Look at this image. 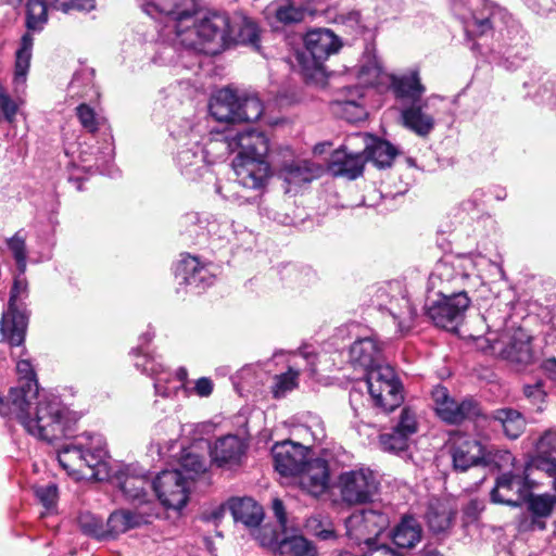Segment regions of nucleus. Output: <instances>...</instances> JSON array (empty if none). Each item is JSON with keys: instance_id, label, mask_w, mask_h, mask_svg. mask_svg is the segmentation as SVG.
Returning <instances> with one entry per match:
<instances>
[{"instance_id": "1", "label": "nucleus", "mask_w": 556, "mask_h": 556, "mask_svg": "<svg viewBox=\"0 0 556 556\" xmlns=\"http://www.w3.org/2000/svg\"><path fill=\"white\" fill-rule=\"evenodd\" d=\"M106 441L100 433L84 432L73 438L58 450L61 467L75 480L92 478L99 481L111 480L124 496L137 506L155 509L148 488H152L142 470L134 466H122L111 473L108 465Z\"/></svg>"}, {"instance_id": "2", "label": "nucleus", "mask_w": 556, "mask_h": 556, "mask_svg": "<svg viewBox=\"0 0 556 556\" xmlns=\"http://www.w3.org/2000/svg\"><path fill=\"white\" fill-rule=\"evenodd\" d=\"M217 146L223 149L216 157L223 159L231 152H238L232 160L236 182L219 186L217 192L226 200L239 204L255 201L270 177L268 137L255 129H229L222 138L211 141L207 153L213 152Z\"/></svg>"}, {"instance_id": "3", "label": "nucleus", "mask_w": 556, "mask_h": 556, "mask_svg": "<svg viewBox=\"0 0 556 556\" xmlns=\"http://www.w3.org/2000/svg\"><path fill=\"white\" fill-rule=\"evenodd\" d=\"M173 12H155L148 14L154 20L164 22L166 35H176L179 42L188 48L216 54L229 47V17L225 14L213 13L199 16L197 0L192 7L186 3H175Z\"/></svg>"}, {"instance_id": "4", "label": "nucleus", "mask_w": 556, "mask_h": 556, "mask_svg": "<svg viewBox=\"0 0 556 556\" xmlns=\"http://www.w3.org/2000/svg\"><path fill=\"white\" fill-rule=\"evenodd\" d=\"M23 393H13V409L25 430L41 440L53 442L68 438L74 432L78 415L68 409L58 396L39 394L35 399H22Z\"/></svg>"}, {"instance_id": "5", "label": "nucleus", "mask_w": 556, "mask_h": 556, "mask_svg": "<svg viewBox=\"0 0 556 556\" xmlns=\"http://www.w3.org/2000/svg\"><path fill=\"white\" fill-rule=\"evenodd\" d=\"M508 314L509 312L505 311L502 316L497 317L493 305L485 312L483 318L488 331L483 337L477 339V346L510 364L528 365L533 359L531 336L520 327L503 328Z\"/></svg>"}, {"instance_id": "6", "label": "nucleus", "mask_w": 556, "mask_h": 556, "mask_svg": "<svg viewBox=\"0 0 556 556\" xmlns=\"http://www.w3.org/2000/svg\"><path fill=\"white\" fill-rule=\"evenodd\" d=\"M153 338L154 331L149 329L143 332L139 337V345L131 349L130 356L134 366L153 379L155 394L162 397H170L185 386L187 369L179 367L175 372H172L157 357L148 354L144 349Z\"/></svg>"}, {"instance_id": "7", "label": "nucleus", "mask_w": 556, "mask_h": 556, "mask_svg": "<svg viewBox=\"0 0 556 556\" xmlns=\"http://www.w3.org/2000/svg\"><path fill=\"white\" fill-rule=\"evenodd\" d=\"M263 104L255 94H238L230 89L219 90L210 102V112L218 122H256L263 114Z\"/></svg>"}, {"instance_id": "8", "label": "nucleus", "mask_w": 556, "mask_h": 556, "mask_svg": "<svg viewBox=\"0 0 556 556\" xmlns=\"http://www.w3.org/2000/svg\"><path fill=\"white\" fill-rule=\"evenodd\" d=\"M394 517V508L389 504L355 511L345 520V534L354 544L370 547Z\"/></svg>"}, {"instance_id": "9", "label": "nucleus", "mask_w": 556, "mask_h": 556, "mask_svg": "<svg viewBox=\"0 0 556 556\" xmlns=\"http://www.w3.org/2000/svg\"><path fill=\"white\" fill-rule=\"evenodd\" d=\"M149 453L151 456L155 454L159 459H164L173 468L179 469L188 483L204 473L208 467L207 460L198 452L195 446L182 447L173 439L164 444L152 442Z\"/></svg>"}, {"instance_id": "10", "label": "nucleus", "mask_w": 556, "mask_h": 556, "mask_svg": "<svg viewBox=\"0 0 556 556\" xmlns=\"http://www.w3.org/2000/svg\"><path fill=\"white\" fill-rule=\"evenodd\" d=\"M337 488L341 500L348 505H363L371 502L379 493L378 475L368 467H358L341 472Z\"/></svg>"}, {"instance_id": "11", "label": "nucleus", "mask_w": 556, "mask_h": 556, "mask_svg": "<svg viewBox=\"0 0 556 556\" xmlns=\"http://www.w3.org/2000/svg\"><path fill=\"white\" fill-rule=\"evenodd\" d=\"M27 296L28 282L24 274L18 271L11 289L8 309L2 315L0 326L3 340H5L12 348H20L25 340L27 316L20 309V303H22Z\"/></svg>"}, {"instance_id": "12", "label": "nucleus", "mask_w": 556, "mask_h": 556, "mask_svg": "<svg viewBox=\"0 0 556 556\" xmlns=\"http://www.w3.org/2000/svg\"><path fill=\"white\" fill-rule=\"evenodd\" d=\"M365 377L369 395L377 407L391 412L401 405L404 399L402 386L391 366L380 365Z\"/></svg>"}, {"instance_id": "13", "label": "nucleus", "mask_w": 556, "mask_h": 556, "mask_svg": "<svg viewBox=\"0 0 556 556\" xmlns=\"http://www.w3.org/2000/svg\"><path fill=\"white\" fill-rule=\"evenodd\" d=\"M469 305L468 291L464 289L452 295H428L425 307L427 316L435 326L455 330L463 321Z\"/></svg>"}, {"instance_id": "14", "label": "nucleus", "mask_w": 556, "mask_h": 556, "mask_svg": "<svg viewBox=\"0 0 556 556\" xmlns=\"http://www.w3.org/2000/svg\"><path fill=\"white\" fill-rule=\"evenodd\" d=\"M377 305L386 309L397 324L399 331L406 333L410 330L416 317V309L403 291L400 282H391L380 287L376 292Z\"/></svg>"}, {"instance_id": "15", "label": "nucleus", "mask_w": 556, "mask_h": 556, "mask_svg": "<svg viewBox=\"0 0 556 556\" xmlns=\"http://www.w3.org/2000/svg\"><path fill=\"white\" fill-rule=\"evenodd\" d=\"M305 51L298 60L306 71L318 70L323 62L339 51V38L329 29H313L304 37Z\"/></svg>"}, {"instance_id": "16", "label": "nucleus", "mask_w": 556, "mask_h": 556, "mask_svg": "<svg viewBox=\"0 0 556 556\" xmlns=\"http://www.w3.org/2000/svg\"><path fill=\"white\" fill-rule=\"evenodd\" d=\"M152 489L160 503L168 509H181L189 498V483L177 468L163 470L152 482Z\"/></svg>"}, {"instance_id": "17", "label": "nucleus", "mask_w": 556, "mask_h": 556, "mask_svg": "<svg viewBox=\"0 0 556 556\" xmlns=\"http://www.w3.org/2000/svg\"><path fill=\"white\" fill-rule=\"evenodd\" d=\"M506 472L496 479V484L491 491V500L494 503L509 506H519L529 495L531 483L526 473Z\"/></svg>"}, {"instance_id": "18", "label": "nucleus", "mask_w": 556, "mask_h": 556, "mask_svg": "<svg viewBox=\"0 0 556 556\" xmlns=\"http://www.w3.org/2000/svg\"><path fill=\"white\" fill-rule=\"evenodd\" d=\"M452 10L468 36H480L491 29L490 10L483 0H454Z\"/></svg>"}, {"instance_id": "19", "label": "nucleus", "mask_w": 556, "mask_h": 556, "mask_svg": "<svg viewBox=\"0 0 556 556\" xmlns=\"http://www.w3.org/2000/svg\"><path fill=\"white\" fill-rule=\"evenodd\" d=\"M308 448L303 444L286 440L271 448L275 469L285 477H295L309 459Z\"/></svg>"}, {"instance_id": "20", "label": "nucleus", "mask_w": 556, "mask_h": 556, "mask_svg": "<svg viewBox=\"0 0 556 556\" xmlns=\"http://www.w3.org/2000/svg\"><path fill=\"white\" fill-rule=\"evenodd\" d=\"M434 100L442 98L432 94L419 102L404 105L401 109L402 125L419 137H428L435 127L434 113L428 112Z\"/></svg>"}, {"instance_id": "21", "label": "nucleus", "mask_w": 556, "mask_h": 556, "mask_svg": "<svg viewBox=\"0 0 556 556\" xmlns=\"http://www.w3.org/2000/svg\"><path fill=\"white\" fill-rule=\"evenodd\" d=\"M432 399L435 405V412L441 419L448 424H458L466 418L478 415L479 409L470 400L460 403L450 397L444 387H437L432 391Z\"/></svg>"}, {"instance_id": "22", "label": "nucleus", "mask_w": 556, "mask_h": 556, "mask_svg": "<svg viewBox=\"0 0 556 556\" xmlns=\"http://www.w3.org/2000/svg\"><path fill=\"white\" fill-rule=\"evenodd\" d=\"M465 278L466 276L456 273L454 264L439 262L428 279V295H452L464 289L469 292L465 286Z\"/></svg>"}, {"instance_id": "23", "label": "nucleus", "mask_w": 556, "mask_h": 556, "mask_svg": "<svg viewBox=\"0 0 556 556\" xmlns=\"http://www.w3.org/2000/svg\"><path fill=\"white\" fill-rule=\"evenodd\" d=\"M263 546H274L280 556H315L316 548L303 535L288 534L287 529L282 534L270 531V535L263 534L258 538Z\"/></svg>"}, {"instance_id": "24", "label": "nucleus", "mask_w": 556, "mask_h": 556, "mask_svg": "<svg viewBox=\"0 0 556 556\" xmlns=\"http://www.w3.org/2000/svg\"><path fill=\"white\" fill-rule=\"evenodd\" d=\"M300 488L313 496L325 493L329 486V467L323 458H309L295 477Z\"/></svg>"}, {"instance_id": "25", "label": "nucleus", "mask_w": 556, "mask_h": 556, "mask_svg": "<svg viewBox=\"0 0 556 556\" xmlns=\"http://www.w3.org/2000/svg\"><path fill=\"white\" fill-rule=\"evenodd\" d=\"M390 89L396 100L404 105L419 102L426 92L418 70H408L399 75H390Z\"/></svg>"}, {"instance_id": "26", "label": "nucleus", "mask_w": 556, "mask_h": 556, "mask_svg": "<svg viewBox=\"0 0 556 556\" xmlns=\"http://www.w3.org/2000/svg\"><path fill=\"white\" fill-rule=\"evenodd\" d=\"M224 135H217L212 138L208 143L205 146V149H202L199 146H194L192 148L182 149L177 154V163L180 167V170L184 175H186L190 179H195L201 176L204 170H206L205 160L208 162H215L220 157H216V154L222 151V146H217L216 149L207 153V148L212 140L216 138H222Z\"/></svg>"}, {"instance_id": "27", "label": "nucleus", "mask_w": 556, "mask_h": 556, "mask_svg": "<svg viewBox=\"0 0 556 556\" xmlns=\"http://www.w3.org/2000/svg\"><path fill=\"white\" fill-rule=\"evenodd\" d=\"M212 462L220 468H232L240 465L245 453L244 442L235 434L220 437L210 445Z\"/></svg>"}, {"instance_id": "28", "label": "nucleus", "mask_w": 556, "mask_h": 556, "mask_svg": "<svg viewBox=\"0 0 556 556\" xmlns=\"http://www.w3.org/2000/svg\"><path fill=\"white\" fill-rule=\"evenodd\" d=\"M503 58L508 70H514L528 58L529 42L526 31L513 24L502 34Z\"/></svg>"}, {"instance_id": "29", "label": "nucleus", "mask_w": 556, "mask_h": 556, "mask_svg": "<svg viewBox=\"0 0 556 556\" xmlns=\"http://www.w3.org/2000/svg\"><path fill=\"white\" fill-rule=\"evenodd\" d=\"M156 516L153 508L137 506L135 510L117 509L113 511L106 521L109 536H117L131 529L150 523L151 518Z\"/></svg>"}, {"instance_id": "30", "label": "nucleus", "mask_w": 556, "mask_h": 556, "mask_svg": "<svg viewBox=\"0 0 556 556\" xmlns=\"http://www.w3.org/2000/svg\"><path fill=\"white\" fill-rule=\"evenodd\" d=\"M350 362L367 375L371 369L383 365L381 348L372 337L356 340L350 348Z\"/></svg>"}, {"instance_id": "31", "label": "nucleus", "mask_w": 556, "mask_h": 556, "mask_svg": "<svg viewBox=\"0 0 556 556\" xmlns=\"http://www.w3.org/2000/svg\"><path fill=\"white\" fill-rule=\"evenodd\" d=\"M483 445L476 439L460 437L456 440L452 450L453 466L456 470L466 471L472 466L484 460Z\"/></svg>"}, {"instance_id": "32", "label": "nucleus", "mask_w": 556, "mask_h": 556, "mask_svg": "<svg viewBox=\"0 0 556 556\" xmlns=\"http://www.w3.org/2000/svg\"><path fill=\"white\" fill-rule=\"evenodd\" d=\"M366 157L363 152L349 151L342 147L333 152L329 163V169L334 176H343L355 179L362 175Z\"/></svg>"}, {"instance_id": "33", "label": "nucleus", "mask_w": 556, "mask_h": 556, "mask_svg": "<svg viewBox=\"0 0 556 556\" xmlns=\"http://www.w3.org/2000/svg\"><path fill=\"white\" fill-rule=\"evenodd\" d=\"M422 527L413 516H403L390 531L389 536L396 549L408 551L414 548L422 538Z\"/></svg>"}, {"instance_id": "34", "label": "nucleus", "mask_w": 556, "mask_h": 556, "mask_svg": "<svg viewBox=\"0 0 556 556\" xmlns=\"http://www.w3.org/2000/svg\"><path fill=\"white\" fill-rule=\"evenodd\" d=\"M229 47L231 45H249L254 48L258 47L260 28L255 21L243 15L236 13L229 17Z\"/></svg>"}, {"instance_id": "35", "label": "nucleus", "mask_w": 556, "mask_h": 556, "mask_svg": "<svg viewBox=\"0 0 556 556\" xmlns=\"http://www.w3.org/2000/svg\"><path fill=\"white\" fill-rule=\"evenodd\" d=\"M556 504V497L548 494L531 495L528 500L529 515L521 521L522 529H544L545 519L548 518Z\"/></svg>"}, {"instance_id": "36", "label": "nucleus", "mask_w": 556, "mask_h": 556, "mask_svg": "<svg viewBox=\"0 0 556 556\" xmlns=\"http://www.w3.org/2000/svg\"><path fill=\"white\" fill-rule=\"evenodd\" d=\"M228 505L235 521L247 528H256L263 521V507L251 497L231 498Z\"/></svg>"}, {"instance_id": "37", "label": "nucleus", "mask_w": 556, "mask_h": 556, "mask_svg": "<svg viewBox=\"0 0 556 556\" xmlns=\"http://www.w3.org/2000/svg\"><path fill=\"white\" fill-rule=\"evenodd\" d=\"M323 166L306 160L288 163L281 169L283 180L290 186H301L321 176Z\"/></svg>"}, {"instance_id": "38", "label": "nucleus", "mask_w": 556, "mask_h": 556, "mask_svg": "<svg viewBox=\"0 0 556 556\" xmlns=\"http://www.w3.org/2000/svg\"><path fill=\"white\" fill-rule=\"evenodd\" d=\"M305 9L293 0H275L267 8L268 18L273 24L290 25L300 23L305 17Z\"/></svg>"}, {"instance_id": "39", "label": "nucleus", "mask_w": 556, "mask_h": 556, "mask_svg": "<svg viewBox=\"0 0 556 556\" xmlns=\"http://www.w3.org/2000/svg\"><path fill=\"white\" fill-rule=\"evenodd\" d=\"M178 270L181 273L185 283L191 288L202 289L213 282V276L205 267L200 266L197 257H185L180 262Z\"/></svg>"}, {"instance_id": "40", "label": "nucleus", "mask_w": 556, "mask_h": 556, "mask_svg": "<svg viewBox=\"0 0 556 556\" xmlns=\"http://www.w3.org/2000/svg\"><path fill=\"white\" fill-rule=\"evenodd\" d=\"M16 371L18 375L17 386L11 388V401L13 402V393L20 391L23 393L22 399H35L38 393V383L31 363L28 359H20L16 363Z\"/></svg>"}, {"instance_id": "41", "label": "nucleus", "mask_w": 556, "mask_h": 556, "mask_svg": "<svg viewBox=\"0 0 556 556\" xmlns=\"http://www.w3.org/2000/svg\"><path fill=\"white\" fill-rule=\"evenodd\" d=\"M484 262H486V260L479 255H464L456 258L455 263H453L456 267V273H458L459 276H466L465 286L469 291L482 283L477 273V267Z\"/></svg>"}, {"instance_id": "42", "label": "nucleus", "mask_w": 556, "mask_h": 556, "mask_svg": "<svg viewBox=\"0 0 556 556\" xmlns=\"http://www.w3.org/2000/svg\"><path fill=\"white\" fill-rule=\"evenodd\" d=\"M365 151L366 161L370 160L379 168L390 167L399 154L397 149L386 140H374Z\"/></svg>"}, {"instance_id": "43", "label": "nucleus", "mask_w": 556, "mask_h": 556, "mask_svg": "<svg viewBox=\"0 0 556 556\" xmlns=\"http://www.w3.org/2000/svg\"><path fill=\"white\" fill-rule=\"evenodd\" d=\"M494 420L502 426L505 435L509 439H517L526 428V420L523 416L511 408L496 410L494 414Z\"/></svg>"}, {"instance_id": "44", "label": "nucleus", "mask_w": 556, "mask_h": 556, "mask_svg": "<svg viewBox=\"0 0 556 556\" xmlns=\"http://www.w3.org/2000/svg\"><path fill=\"white\" fill-rule=\"evenodd\" d=\"M34 39L31 35L25 34L21 40V47L16 51L14 81L16 85H23L29 68L31 59Z\"/></svg>"}, {"instance_id": "45", "label": "nucleus", "mask_w": 556, "mask_h": 556, "mask_svg": "<svg viewBox=\"0 0 556 556\" xmlns=\"http://www.w3.org/2000/svg\"><path fill=\"white\" fill-rule=\"evenodd\" d=\"M235 223L225 216H211L206 223V230L214 240L230 242L236 235Z\"/></svg>"}, {"instance_id": "46", "label": "nucleus", "mask_w": 556, "mask_h": 556, "mask_svg": "<svg viewBox=\"0 0 556 556\" xmlns=\"http://www.w3.org/2000/svg\"><path fill=\"white\" fill-rule=\"evenodd\" d=\"M48 2L43 0H27V27L33 30H39L46 24Z\"/></svg>"}, {"instance_id": "47", "label": "nucleus", "mask_w": 556, "mask_h": 556, "mask_svg": "<svg viewBox=\"0 0 556 556\" xmlns=\"http://www.w3.org/2000/svg\"><path fill=\"white\" fill-rule=\"evenodd\" d=\"M299 371L293 368L274 378L271 393L275 399H281L298 386Z\"/></svg>"}, {"instance_id": "48", "label": "nucleus", "mask_w": 556, "mask_h": 556, "mask_svg": "<svg viewBox=\"0 0 556 556\" xmlns=\"http://www.w3.org/2000/svg\"><path fill=\"white\" fill-rule=\"evenodd\" d=\"M427 519L431 530L434 532H441L450 528L453 520V514L444 506L434 507L431 505L427 513Z\"/></svg>"}, {"instance_id": "49", "label": "nucleus", "mask_w": 556, "mask_h": 556, "mask_svg": "<svg viewBox=\"0 0 556 556\" xmlns=\"http://www.w3.org/2000/svg\"><path fill=\"white\" fill-rule=\"evenodd\" d=\"M409 438L394 427L390 432L380 434L379 442L383 451L399 453L408 446Z\"/></svg>"}, {"instance_id": "50", "label": "nucleus", "mask_w": 556, "mask_h": 556, "mask_svg": "<svg viewBox=\"0 0 556 556\" xmlns=\"http://www.w3.org/2000/svg\"><path fill=\"white\" fill-rule=\"evenodd\" d=\"M78 525L80 530L87 534L97 539H103L109 536L106 523L103 522L91 514H81L78 518Z\"/></svg>"}, {"instance_id": "51", "label": "nucleus", "mask_w": 556, "mask_h": 556, "mask_svg": "<svg viewBox=\"0 0 556 556\" xmlns=\"http://www.w3.org/2000/svg\"><path fill=\"white\" fill-rule=\"evenodd\" d=\"M8 247L15 260L17 270L21 271V274H25L27 266L25 238L17 232L8 240Z\"/></svg>"}, {"instance_id": "52", "label": "nucleus", "mask_w": 556, "mask_h": 556, "mask_svg": "<svg viewBox=\"0 0 556 556\" xmlns=\"http://www.w3.org/2000/svg\"><path fill=\"white\" fill-rule=\"evenodd\" d=\"M547 387L544 380L539 379L523 386V395L538 409H542L547 396Z\"/></svg>"}, {"instance_id": "53", "label": "nucleus", "mask_w": 556, "mask_h": 556, "mask_svg": "<svg viewBox=\"0 0 556 556\" xmlns=\"http://www.w3.org/2000/svg\"><path fill=\"white\" fill-rule=\"evenodd\" d=\"M53 10L70 13L73 10L89 12L94 9V0H46Z\"/></svg>"}, {"instance_id": "54", "label": "nucleus", "mask_w": 556, "mask_h": 556, "mask_svg": "<svg viewBox=\"0 0 556 556\" xmlns=\"http://www.w3.org/2000/svg\"><path fill=\"white\" fill-rule=\"evenodd\" d=\"M394 428L397 429V431L410 438L413 434L417 432L418 429L416 413L408 407H404L401 412L400 419L397 424L394 426Z\"/></svg>"}, {"instance_id": "55", "label": "nucleus", "mask_w": 556, "mask_h": 556, "mask_svg": "<svg viewBox=\"0 0 556 556\" xmlns=\"http://www.w3.org/2000/svg\"><path fill=\"white\" fill-rule=\"evenodd\" d=\"M535 450L538 455L556 457V431H545L539 439Z\"/></svg>"}, {"instance_id": "56", "label": "nucleus", "mask_w": 556, "mask_h": 556, "mask_svg": "<svg viewBox=\"0 0 556 556\" xmlns=\"http://www.w3.org/2000/svg\"><path fill=\"white\" fill-rule=\"evenodd\" d=\"M77 117L85 129L96 132L99 128V121L96 112L87 104H80L76 108Z\"/></svg>"}, {"instance_id": "57", "label": "nucleus", "mask_w": 556, "mask_h": 556, "mask_svg": "<svg viewBox=\"0 0 556 556\" xmlns=\"http://www.w3.org/2000/svg\"><path fill=\"white\" fill-rule=\"evenodd\" d=\"M186 380H188V377L186 378ZM180 390H182L187 395L194 393L200 397H207L213 393L214 383L212 379L207 377H202L194 381V386L191 389L187 388V381H185V386L180 388L177 392H179ZM178 393H176L175 396ZM172 397H174V395Z\"/></svg>"}, {"instance_id": "58", "label": "nucleus", "mask_w": 556, "mask_h": 556, "mask_svg": "<svg viewBox=\"0 0 556 556\" xmlns=\"http://www.w3.org/2000/svg\"><path fill=\"white\" fill-rule=\"evenodd\" d=\"M532 466L538 470L545 472L552 478V486L556 491V457L538 455L532 462Z\"/></svg>"}, {"instance_id": "59", "label": "nucleus", "mask_w": 556, "mask_h": 556, "mask_svg": "<svg viewBox=\"0 0 556 556\" xmlns=\"http://www.w3.org/2000/svg\"><path fill=\"white\" fill-rule=\"evenodd\" d=\"M35 493L40 503L47 509L54 507L58 498V488L55 484L49 483L47 485L39 486L36 489Z\"/></svg>"}, {"instance_id": "60", "label": "nucleus", "mask_w": 556, "mask_h": 556, "mask_svg": "<svg viewBox=\"0 0 556 556\" xmlns=\"http://www.w3.org/2000/svg\"><path fill=\"white\" fill-rule=\"evenodd\" d=\"M305 430L312 435V440L315 443H321L327 434L324 421L319 417H311L305 426Z\"/></svg>"}, {"instance_id": "61", "label": "nucleus", "mask_w": 556, "mask_h": 556, "mask_svg": "<svg viewBox=\"0 0 556 556\" xmlns=\"http://www.w3.org/2000/svg\"><path fill=\"white\" fill-rule=\"evenodd\" d=\"M381 74V67L377 63V61L369 62L368 64H364L359 71V78L364 84L372 85L376 84Z\"/></svg>"}, {"instance_id": "62", "label": "nucleus", "mask_w": 556, "mask_h": 556, "mask_svg": "<svg viewBox=\"0 0 556 556\" xmlns=\"http://www.w3.org/2000/svg\"><path fill=\"white\" fill-rule=\"evenodd\" d=\"M0 109L4 115V118L12 123L17 111H18V103L11 99L9 94L1 91L0 92Z\"/></svg>"}, {"instance_id": "63", "label": "nucleus", "mask_w": 556, "mask_h": 556, "mask_svg": "<svg viewBox=\"0 0 556 556\" xmlns=\"http://www.w3.org/2000/svg\"><path fill=\"white\" fill-rule=\"evenodd\" d=\"M484 509V504L480 500H471L464 508V516L467 522L477 520L480 513Z\"/></svg>"}, {"instance_id": "64", "label": "nucleus", "mask_w": 556, "mask_h": 556, "mask_svg": "<svg viewBox=\"0 0 556 556\" xmlns=\"http://www.w3.org/2000/svg\"><path fill=\"white\" fill-rule=\"evenodd\" d=\"M365 556H404V553L388 545H371Z\"/></svg>"}]
</instances>
